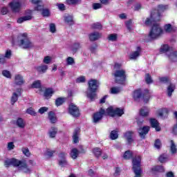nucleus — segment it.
I'll use <instances>...</instances> for the list:
<instances>
[{
  "label": "nucleus",
  "instance_id": "1",
  "mask_svg": "<svg viewBox=\"0 0 177 177\" xmlns=\"http://www.w3.org/2000/svg\"><path fill=\"white\" fill-rule=\"evenodd\" d=\"M5 167H10V165H13V167H17L19 171L24 172L25 174H30L31 172V169L28 168L27 165V162L24 160H19L15 158L12 159H6L4 161Z\"/></svg>",
  "mask_w": 177,
  "mask_h": 177
},
{
  "label": "nucleus",
  "instance_id": "2",
  "mask_svg": "<svg viewBox=\"0 0 177 177\" xmlns=\"http://www.w3.org/2000/svg\"><path fill=\"white\" fill-rule=\"evenodd\" d=\"M12 41L15 44L17 42L19 46L24 49H30L34 46V44L28 38V35L26 32L19 33L17 38H13Z\"/></svg>",
  "mask_w": 177,
  "mask_h": 177
},
{
  "label": "nucleus",
  "instance_id": "3",
  "mask_svg": "<svg viewBox=\"0 0 177 177\" xmlns=\"http://www.w3.org/2000/svg\"><path fill=\"white\" fill-rule=\"evenodd\" d=\"M167 9L168 6L162 4L159 5L157 10H154L151 12V17L149 18H147L145 22V26H150L153 21H160V17L161 16L160 13H162V12H165Z\"/></svg>",
  "mask_w": 177,
  "mask_h": 177
},
{
  "label": "nucleus",
  "instance_id": "4",
  "mask_svg": "<svg viewBox=\"0 0 177 177\" xmlns=\"http://www.w3.org/2000/svg\"><path fill=\"white\" fill-rule=\"evenodd\" d=\"M100 83L96 80L91 79L88 81V88L86 92V97L91 102H93L96 99V91L99 88Z\"/></svg>",
  "mask_w": 177,
  "mask_h": 177
},
{
  "label": "nucleus",
  "instance_id": "5",
  "mask_svg": "<svg viewBox=\"0 0 177 177\" xmlns=\"http://www.w3.org/2000/svg\"><path fill=\"white\" fill-rule=\"evenodd\" d=\"M160 50L162 53H166L167 56L172 62H176L177 60V51H174L172 48L169 47L167 44L161 46Z\"/></svg>",
  "mask_w": 177,
  "mask_h": 177
},
{
  "label": "nucleus",
  "instance_id": "6",
  "mask_svg": "<svg viewBox=\"0 0 177 177\" xmlns=\"http://www.w3.org/2000/svg\"><path fill=\"white\" fill-rule=\"evenodd\" d=\"M115 81L117 84H121L124 85L125 81H127V72L124 69L117 70L114 74Z\"/></svg>",
  "mask_w": 177,
  "mask_h": 177
},
{
  "label": "nucleus",
  "instance_id": "7",
  "mask_svg": "<svg viewBox=\"0 0 177 177\" xmlns=\"http://www.w3.org/2000/svg\"><path fill=\"white\" fill-rule=\"evenodd\" d=\"M142 158L140 156H136L133 158V169L135 174V177H142V169H140V162Z\"/></svg>",
  "mask_w": 177,
  "mask_h": 177
},
{
  "label": "nucleus",
  "instance_id": "8",
  "mask_svg": "<svg viewBox=\"0 0 177 177\" xmlns=\"http://www.w3.org/2000/svg\"><path fill=\"white\" fill-rule=\"evenodd\" d=\"M164 31L161 28V26L158 24H154L150 32H149V37L152 39H154L160 35H162Z\"/></svg>",
  "mask_w": 177,
  "mask_h": 177
},
{
  "label": "nucleus",
  "instance_id": "9",
  "mask_svg": "<svg viewBox=\"0 0 177 177\" xmlns=\"http://www.w3.org/2000/svg\"><path fill=\"white\" fill-rule=\"evenodd\" d=\"M106 113L108 115H111V117H121V115L124 114V109L109 106L108 109H106Z\"/></svg>",
  "mask_w": 177,
  "mask_h": 177
},
{
  "label": "nucleus",
  "instance_id": "10",
  "mask_svg": "<svg viewBox=\"0 0 177 177\" xmlns=\"http://www.w3.org/2000/svg\"><path fill=\"white\" fill-rule=\"evenodd\" d=\"M23 1L21 0H12L10 3L9 6L14 13H19L21 10V5Z\"/></svg>",
  "mask_w": 177,
  "mask_h": 177
},
{
  "label": "nucleus",
  "instance_id": "11",
  "mask_svg": "<svg viewBox=\"0 0 177 177\" xmlns=\"http://www.w3.org/2000/svg\"><path fill=\"white\" fill-rule=\"evenodd\" d=\"M103 115H109L107 114V109L105 111L102 108L100 109V111L94 113L93 115V121L95 124H97L103 118Z\"/></svg>",
  "mask_w": 177,
  "mask_h": 177
},
{
  "label": "nucleus",
  "instance_id": "12",
  "mask_svg": "<svg viewBox=\"0 0 177 177\" xmlns=\"http://www.w3.org/2000/svg\"><path fill=\"white\" fill-rule=\"evenodd\" d=\"M68 113L73 117H80V109L77 106L74 104H71L68 107Z\"/></svg>",
  "mask_w": 177,
  "mask_h": 177
},
{
  "label": "nucleus",
  "instance_id": "13",
  "mask_svg": "<svg viewBox=\"0 0 177 177\" xmlns=\"http://www.w3.org/2000/svg\"><path fill=\"white\" fill-rule=\"evenodd\" d=\"M67 153L66 152H61L59 154V165L60 167H68V162L66 160V156Z\"/></svg>",
  "mask_w": 177,
  "mask_h": 177
},
{
  "label": "nucleus",
  "instance_id": "14",
  "mask_svg": "<svg viewBox=\"0 0 177 177\" xmlns=\"http://www.w3.org/2000/svg\"><path fill=\"white\" fill-rule=\"evenodd\" d=\"M142 53V48L140 46H138L136 50L132 51L129 55L130 60H136L140 54Z\"/></svg>",
  "mask_w": 177,
  "mask_h": 177
},
{
  "label": "nucleus",
  "instance_id": "15",
  "mask_svg": "<svg viewBox=\"0 0 177 177\" xmlns=\"http://www.w3.org/2000/svg\"><path fill=\"white\" fill-rule=\"evenodd\" d=\"M149 131H150V127L149 126H145L142 128H140L138 129V133L140 138H145V135H147V133H149Z\"/></svg>",
  "mask_w": 177,
  "mask_h": 177
},
{
  "label": "nucleus",
  "instance_id": "16",
  "mask_svg": "<svg viewBox=\"0 0 177 177\" xmlns=\"http://www.w3.org/2000/svg\"><path fill=\"white\" fill-rule=\"evenodd\" d=\"M100 38H102V33L98 32H93L89 35V39L92 41H97Z\"/></svg>",
  "mask_w": 177,
  "mask_h": 177
},
{
  "label": "nucleus",
  "instance_id": "17",
  "mask_svg": "<svg viewBox=\"0 0 177 177\" xmlns=\"http://www.w3.org/2000/svg\"><path fill=\"white\" fill-rule=\"evenodd\" d=\"M150 124L152 128H155L157 132H160L161 131V127H160V123L158 121L154 118L150 119Z\"/></svg>",
  "mask_w": 177,
  "mask_h": 177
},
{
  "label": "nucleus",
  "instance_id": "18",
  "mask_svg": "<svg viewBox=\"0 0 177 177\" xmlns=\"http://www.w3.org/2000/svg\"><path fill=\"white\" fill-rule=\"evenodd\" d=\"M58 129L56 127H51L50 129L48 130V135L49 138L51 139H53L56 138V135H57Z\"/></svg>",
  "mask_w": 177,
  "mask_h": 177
},
{
  "label": "nucleus",
  "instance_id": "19",
  "mask_svg": "<svg viewBox=\"0 0 177 177\" xmlns=\"http://www.w3.org/2000/svg\"><path fill=\"white\" fill-rule=\"evenodd\" d=\"M124 138L127 140L128 143L131 144L133 142V131H127L124 133Z\"/></svg>",
  "mask_w": 177,
  "mask_h": 177
},
{
  "label": "nucleus",
  "instance_id": "20",
  "mask_svg": "<svg viewBox=\"0 0 177 177\" xmlns=\"http://www.w3.org/2000/svg\"><path fill=\"white\" fill-rule=\"evenodd\" d=\"M15 84L16 85H23L24 84V79L21 75H16L15 77Z\"/></svg>",
  "mask_w": 177,
  "mask_h": 177
},
{
  "label": "nucleus",
  "instance_id": "21",
  "mask_svg": "<svg viewBox=\"0 0 177 177\" xmlns=\"http://www.w3.org/2000/svg\"><path fill=\"white\" fill-rule=\"evenodd\" d=\"M64 20L66 24H68L69 26H73L74 24V18L73 17V15H66L64 17Z\"/></svg>",
  "mask_w": 177,
  "mask_h": 177
},
{
  "label": "nucleus",
  "instance_id": "22",
  "mask_svg": "<svg viewBox=\"0 0 177 177\" xmlns=\"http://www.w3.org/2000/svg\"><path fill=\"white\" fill-rule=\"evenodd\" d=\"M150 113V109L147 106H144L140 110V115L142 117H147Z\"/></svg>",
  "mask_w": 177,
  "mask_h": 177
},
{
  "label": "nucleus",
  "instance_id": "23",
  "mask_svg": "<svg viewBox=\"0 0 177 177\" xmlns=\"http://www.w3.org/2000/svg\"><path fill=\"white\" fill-rule=\"evenodd\" d=\"M32 19V16L31 14H30L28 15L19 17L17 21L19 24H21V23H24V21H28V20H31Z\"/></svg>",
  "mask_w": 177,
  "mask_h": 177
},
{
  "label": "nucleus",
  "instance_id": "24",
  "mask_svg": "<svg viewBox=\"0 0 177 177\" xmlns=\"http://www.w3.org/2000/svg\"><path fill=\"white\" fill-rule=\"evenodd\" d=\"M53 93H55V90H53V88H46L44 91L45 99H50Z\"/></svg>",
  "mask_w": 177,
  "mask_h": 177
},
{
  "label": "nucleus",
  "instance_id": "25",
  "mask_svg": "<svg viewBox=\"0 0 177 177\" xmlns=\"http://www.w3.org/2000/svg\"><path fill=\"white\" fill-rule=\"evenodd\" d=\"M158 114L159 117H161V118H165V117L168 115V109L166 108H164L162 109H159L158 111Z\"/></svg>",
  "mask_w": 177,
  "mask_h": 177
},
{
  "label": "nucleus",
  "instance_id": "26",
  "mask_svg": "<svg viewBox=\"0 0 177 177\" xmlns=\"http://www.w3.org/2000/svg\"><path fill=\"white\" fill-rule=\"evenodd\" d=\"M78 154H80V151L76 148H73L71 149L70 156L73 160H75L78 157Z\"/></svg>",
  "mask_w": 177,
  "mask_h": 177
},
{
  "label": "nucleus",
  "instance_id": "27",
  "mask_svg": "<svg viewBox=\"0 0 177 177\" xmlns=\"http://www.w3.org/2000/svg\"><path fill=\"white\" fill-rule=\"evenodd\" d=\"M133 97L134 99V100H139L140 99V97H142V91L140 90H136L133 93Z\"/></svg>",
  "mask_w": 177,
  "mask_h": 177
},
{
  "label": "nucleus",
  "instance_id": "28",
  "mask_svg": "<svg viewBox=\"0 0 177 177\" xmlns=\"http://www.w3.org/2000/svg\"><path fill=\"white\" fill-rule=\"evenodd\" d=\"M48 120L50 121L51 124H55L57 119L56 118L55 113L52 111L48 113Z\"/></svg>",
  "mask_w": 177,
  "mask_h": 177
},
{
  "label": "nucleus",
  "instance_id": "29",
  "mask_svg": "<svg viewBox=\"0 0 177 177\" xmlns=\"http://www.w3.org/2000/svg\"><path fill=\"white\" fill-rule=\"evenodd\" d=\"M16 125H17L19 128L23 129L26 127V122H24V120H23V118H19L17 120Z\"/></svg>",
  "mask_w": 177,
  "mask_h": 177
},
{
  "label": "nucleus",
  "instance_id": "30",
  "mask_svg": "<svg viewBox=\"0 0 177 177\" xmlns=\"http://www.w3.org/2000/svg\"><path fill=\"white\" fill-rule=\"evenodd\" d=\"M142 99L145 103H147L149 100H150V91H149V90L145 91Z\"/></svg>",
  "mask_w": 177,
  "mask_h": 177
},
{
  "label": "nucleus",
  "instance_id": "31",
  "mask_svg": "<svg viewBox=\"0 0 177 177\" xmlns=\"http://www.w3.org/2000/svg\"><path fill=\"white\" fill-rule=\"evenodd\" d=\"M80 48H82L81 44L76 42L73 44L71 50H72L73 53H75Z\"/></svg>",
  "mask_w": 177,
  "mask_h": 177
},
{
  "label": "nucleus",
  "instance_id": "32",
  "mask_svg": "<svg viewBox=\"0 0 177 177\" xmlns=\"http://www.w3.org/2000/svg\"><path fill=\"white\" fill-rule=\"evenodd\" d=\"M78 135H80V129L75 130L73 133V139L74 143H78L79 142Z\"/></svg>",
  "mask_w": 177,
  "mask_h": 177
},
{
  "label": "nucleus",
  "instance_id": "33",
  "mask_svg": "<svg viewBox=\"0 0 177 177\" xmlns=\"http://www.w3.org/2000/svg\"><path fill=\"white\" fill-rule=\"evenodd\" d=\"M55 150L47 149L44 151V156L45 157H48V158H50V157H53V154H55Z\"/></svg>",
  "mask_w": 177,
  "mask_h": 177
},
{
  "label": "nucleus",
  "instance_id": "34",
  "mask_svg": "<svg viewBox=\"0 0 177 177\" xmlns=\"http://www.w3.org/2000/svg\"><path fill=\"white\" fill-rule=\"evenodd\" d=\"M48 65L43 64V65L38 66L37 68V70L39 73H46V71H48Z\"/></svg>",
  "mask_w": 177,
  "mask_h": 177
},
{
  "label": "nucleus",
  "instance_id": "35",
  "mask_svg": "<svg viewBox=\"0 0 177 177\" xmlns=\"http://www.w3.org/2000/svg\"><path fill=\"white\" fill-rule=\"evenodd\" d=\"M170 151L171 154H176L177 149L175 142H174V140L170 141Z\"/></svg>",
  "mask_w": 177,
  "mask_h": 177
},
{
  "label": "nucleus",
  "instance_id": "36",
  "mask_svg": "<svg viewBox=\"0 0 177 177\" xmlns=\"http://www.w3.org/2000/svg\"><path fill=\"white\" fill-rule=\"evenodd\" d=\"M133 156V153L132 151H126L123 155V158H124V160H130V158H132Z\"/></svg>",
  "mask_w": 177,
  "mask_h": 177
},
{
  "label": "nucleus",
  "instance_id": "37",
  "mask_svg": "<svg viewBox=\"0 0 177 177\" xmlns=\"http://www.w3.org/2000/svg\"><path fill=\"white\" fill-rule=\"evenodd\" d=\"M107 38L109 41H111V42H115V41L118 39V35L115 33L110 34Z\"/></svg>",
  "mask_w": 177,
  "mask_h": 177
},
{
  "label": "nucleus",
  "instance_id": "38",
  "mask_svg": "<svg viewBox=\"0 0 177 177\" xmlns=\"http://www.w3.org/2000/svg\"><path fill=\"white\" fill-rule=\"evenodd\" d=\"M175 91V84H170L167 87L168 96H172V92Z\"/></svg>",
  "mask_w": 177,
  "mask_h": 177
},
{
  "label": "nucleus",
  "instance_id": "39",
  "mask_svg": "<svg viewBox=\"0 0 177 177\" xmlns=\"http://www.w3.org/2000/svg\"><path fill=\"white\" fill-rule=\"evenodd\" d=\"M153 172H165V169L162 166H154L152 169Z\"/></svg>",
  "mask_w": 177,
  "mask_h": 177
},
{
  "label": "nucleus",
  "instance_id": "40",
  "mask_svg": "<svg viewBox=\"0 0 177 177\" xmlns=\"http://www.w3.org/2000/svg\"><path fill=\"white\" fill-rule=\"evenodd\" d=\"M93 153L95 157L99 158L102 156V149L98 147L94 148L93 149Z\"/></svg>",
  "mask_w": 177,
  "mask_h": 177
},
{
  "label": "nucleus",
  "instance_id": "41",
  "mask_svg": "<svg viewBox=\"0 0 177 177\" xmlns=\"http://www.w3.org/2000/svg\"><path fill=\"white\" fill-rule=\"evenodd\" d=\"M110 138L112 139V140H115L117 138H118V131L113 130L111 132Z\"/></svg>",
  "mask_w": 177,
  "mask_h": 177
},
{
  "label": "nucleus",
  "instance_id": "42",
  "mask_svg": "<svg viewBox=\"0 0 177 177\" xmlns=\"http://www.w3.org/2000/svg\"><path fill=\"white\" fill-rule=\"evenodd\" d=\"M112 95H117V93H120L121 92V88L120 87H112L110 91Z\"/></svg>",
  "mask_w": 177,
  "mask_h": 177
},
{
  "label": "nucleus",
  "instance_id": "43",
  "mask_svg": "<svg viewBox=\"0 0 177 177\" xmlns=\"http://www.w3.org/2000/svg\"><path fill=\"white\" fill-rule=\"evenodd\" d=\"M66 62L68 66H73V64H75V61L74 60V58L71 57H67Z\"/></svg>",
  "mask_w": 177,
  "mask_h": 177
},
{
  "label": "nucleus",
  "instance_id": "44",
  "mask_svg": "<svg viewBox=\"0 0 177 177\" xmlns=\"http://www.w3.org/2000/svg\"><path fill=\"white\" fill-rule=\"evenodd\" d=\"M18 99H19V95H17V93H13L12 96L11 97V104H15V103L17 102Z\"/></svg>",
  "mask_w": 177,
  "mask_h": 177
},
{
  "label": "nucleus",
  "instance_id": "45",
  "mask_svg": "<svg viewBox=\"0 0 177 177\" xmlns=\"http://www.w3.org/2000/svg\"><path fill=\"white\" fill-rule=\"evenodd\" d=\"M159 161L161 163L167 162L168 161V156L165 154L161 155L159 157Z\"/></svg>",
  "mask_w": 177,
  "mask_h": 177
},
{
  "label": "nucleus",
  "instance_id": "46",
  "mask_svg": "<svg viewBox=\"0 0 177 177\" xmlns=\"http://www.w3.org/2000/svg\"><path fill=\"white\" fill-rule=\"evenodd\" d=\"M51 62H52L51 57H50V56L44 57V58L43 59V63H44V64H50Z\"/></svg>",
  "mask_w": 177,
  "mask_h": 177
},
{
  "label": "nucleus",
  "instance_id": "47",
  "mask_svg": "<svg viewBox=\"0 0 177 177\" xmlns=\"http://www.w3.org/2000/svg\"><path fill=\"white\" fill-rule=\"evenodd\" d=\"M32 88H41V81L36 80L32 84Z\"/></svg>",
  "mask_w": 177,
  "mask_h": 177
},
{
  "label": "nucleus",
  "instance_id": "48",
  "mask_svg": "<svg viewBox=\"0 0 177 177\" xmlns=\"http://www.w3.org/2000/svg\"><path fill=\"white\" fill-rule=\"evenodd\" d=\"M2 74L3 77H6V78H12V74L9 71H6V70L3 71Z\"/></svg>",
  "mask_w": 177,
  "mask_h": 177
},
{
  "label": "nucleus",
  "instance_id": "49",
  "mask_svg": "<svg viewBox=\"0 0 177 177\" xmlns=\"http://www.w3.org/2000/svg\"><path fill=\"white\" fill-rule=\"evenodd\" d=\"M165 32H172V26L169 24L165 26Z\"/></svg>",
  "mask_w": 177,
  "mask_h": 177
},
{
  "label": "nucleus",
  "instance_id": "50",
  "mask_svg": "<svg viewBox=\"0 0 177 177\" xmlns=\"http://www.w3.org/2000/svg\"><path fill=\"white\" fill-rule=\"evenodd\" d=\"M41 15L44 17H49V16H50V12L48 9H43Z\"/></svg>",
  "mask_w": 177,
  "mask_h": 177
},
{
  "label": "nucleus",
  "instance_id": "51",
  "mask_svg": "<svg viewBox=\"0 0 177 177\" xmlns=\"http://www.w3.org/2000/svg\"><path fill=\"white\" fill-rule=\"evenodd\" d=\"M102 27L103 26L102 24H100V23H95L92 25V28L95 30H102Z\"/></svg>",
  "mask_w": 177,
  "mask_h": 177
},
{
  "label": "nucleus",
  "instance_id": "52",
  "mask_svg": "<svg viewBox=\"0 0 177 177\" xmlns=\"http://www.w3.org/2000/svg\"><path fill=\"white\" fill-rule=\"evenodd\" d=\"M64 102V98L59 97L55 100V104L57 106H62Z\"/></svg>",
  "mask_w": 177,
  "mask_h": 177
},
{
  "label": "nucleus",
  "instance_id": "53",
  "mask_svg": "<svg viewBox=\"0 0 177 177\" xmlns=\"http://www.w3.org/2000/svg\"><path fill=\"white\" fill-rule=\"evenodd\" d=\"M145 81L147 84H151L153 82V80H151V76L149 73L145 75Z\"/></svg>",
  "mask_w": 177,
  "mask_h": 177
},
{
  "label": "nucleus",
  "instance_id": "54",
  "mask_svg": "<svg viewBox=\"0 0 177 177\" xmlns=\"http://www.w3.org/2000/svg\"><path fill=\"white\" fill-rule=\"evenodd\" d=\"M21 151L26 157H30V150L28 148H22Z\"/></svg>",
  "mask_w": 177,
  "mask_h": 177
},
{
  "label": "nucleus",
  "instance_id": "55",
  "mask_svg": "<svg viewBox=\"0 0 177 177\" xmlns=\"http://www.w3.org/2000/svg\"><path fill=\"white\" fill-rule=\"evenodd\" d=\"M126 26L129 31H132V20L130 19L126 22Z\"/></svg>",
  "mask_w": 177,
  "mask_h": 177
},
{
  "label": "nucleus",
  "instance_id": "56",
  "mask_svg": "<svg viewBox=\"0 0 177 177\" xmlns=\"http://www.w3.org/2000/svg\"><path fill=\"white\" fill-rule=\"evenodd\" d=\"M49 27L50 32L53 34L56 32V25H55V24H50Z\"/></svg>",
  "mask_w": 177,
  "mask_h": 177
},
{
  "label": "nucleus",
  "instance_id": "57",
  "mask_svg": "<svg viewBox=\"0 0 177 177\" xmlns=\"http://www.w3.org/2000/svg\"><path fill=\"white\" fill-rule=\"evenodd\" d=\"M68 5H77L80 3V0H67Z\"/></svg>",
  "mask_w": 177,
  "mask_h": 177
},
{
  "label": "nucleus",
  "instance_id": "58",
  "mask_svg": "<svg viewBox=\"0 0 177 177\" xmlns=\"http://www.w3.org/2000/svg\"><path fill=\"white\" fill-rule=\"evenodd\" d=\"M5 63H6L5 55H3V54H0V64H5Z\"/></svg>",
  "mask_w": 177,
  "mask_h": 177
},
{
  "label": "nucleus",
  "instance_id": "59",
  "mask_svg": "<svg viewBox=\"0 0 177 177\" xmlns=\"http://www.w3.org/2000/svg\"><path fill=\"white\" fill-rule=\"evenodd\" d=\"M7 149L8 150H13L15 149V143L13 142H8Z\"/></svg>",
  "mask_w": 177,
  "mask_h": 177
},
{
  "label": "nucleus",
  "instance_id": "60",
  "mask_svg": "<svg viewBox=\"0 0 177 177\" xmlns=\"http://www.w3.org/2000/svg\"><path fill=\"white\" fill-rule=\"evenodd\" d=\"M102 8V4L97 3H93V8L94 9V10H97V9H101Z\"/></svg>",
  "mask_w": 177,
  "mask_h": 177
},
{
  "label": "nucleus",
  "instance_id": "61",
  "mask_svg": "<svg viewBox=\"0 0 177 177\" xmlns=\"http://www.w3.org/2000/svg\"><path fill=\"white\" fill-rule=\"evenodd\" d=\"M26 113L28 114H30V115H35V111H34V109H32V108H29L26 110Z\"/></svg>",
  "mask_w": 177,
  "mask_h": 177
},
{
  "label": "nucleus",
  "instance_id": "62",
  "mask_svg": "<svg viewBox=\"0 0 177 177\" xmlns=\"http://www.w3.org/2000/svg\"><path fill=\"white\" fill-rule=\"evenodd\" d=\"M154 147L156 149H160V147H161V141L159 139L155 141Z\"/></svg>",
  "mask_w": 177,
  "mask_h": 177
},
{
  "label": "nucleus",
  "instance_id": "63",
  "mask_svg": "<svg viewBox=\"0 0 177 177\" xmlns=\"http://www.w3.org/2000/svg\"><path fill=\"white\" fill-rule=\"evenodd\" d=\"M85 82V76H80L76 80V82H77L79 84L81 82Z\"/></svg>",
  "mask_w": 177,
  "mask_h": 177
},
{
  "label": "nucleus",
  "instance_id": "64",
  "mask_svg": "<svg viewBox=\"0 0 177 177\" xmlns=\"http://www.w3.org/2000/svg\"><path fill=\"white\" fill-rule=\"evenodd\" d=\"M46 111H48V107L46 106H43L39 109V113L40 114H44V113H46Z\"/></svg>",
  "mask_w": 177,
  "mask_h": 177
}]
</instances>
